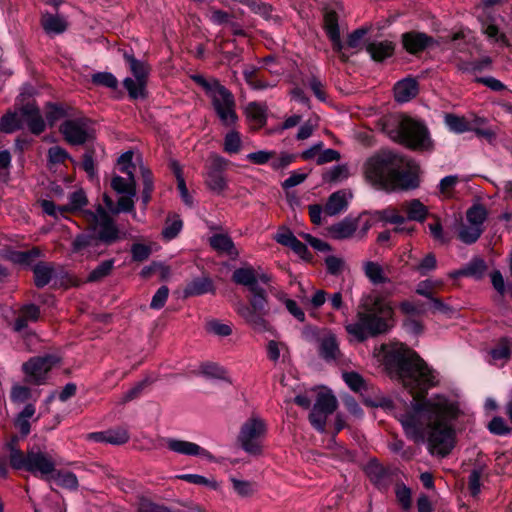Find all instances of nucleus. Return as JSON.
<instances>
[{
	"label": "nucleus",
	"instance_id": "nucleus-10",
	"mask_svg": "<svg viewBox=\"0 0 512 512\" xmlns=\"http://www.w3.org/2000/svg\"><path fill=\"white\" fill-rule=\"evenodd\" d=\"M227 160L221 156L213 155L205 173V184L210 191L216 194L223 193L227 187V179L224 171L227 168Z\"/></svg>",
	"mask_w": 512,
	"mask_h": 512
},
{
	"label": "nucleus",
	"instance_id": "nucleus-42",
	"mask_svg": "<svg viewBox=\"0 0 512 512\" xmlns=\"http://www.w3.org/2000/svg\"><path fill=\"white\" fill-rule=\"evenodd\" d=\"M487 218V210L482 205H473L466 213L467 222L478 227H483V223Z\"/></svg>",
	"mask_w": 512,
	"mask_h": 512
},
{
	"label": "nucleus",
	"instance_id": "nucleus-32",
	"mask_svg": "<svg viewBox=\"0 0 512 512\" xmlns=\"http://www.w3.org/2000/svg\"><path fill=\"white\" fill-rule=\"evenodd\" d=\"M267 357L270 361L276 363L282 356L289 355V347L285 342L275 340L268 341L266 345Z\"/></svg>",
	"mask_w": 512,
	"mask_h": 512
},
{
	"label": "nucleus",
	"instance_id": "nucleus-26",
	"mask_svg": "<svg viewBox=\"0 0 512 512\" xmlns=\"http://www.w3.org/2000/svg\"><path fill=\"white\" fill-rule=\"evenodd\" d=\"M363 271L369 281L374 284H384L389 282L388 277L385 275L383 267L373 261H367L363 264Z\"/></svg>",
	"mask_w": 512,
	"mask_h": 512
},
{
	"label": "nucleus",
	"instance_id": "nucleus-30",
	"mask_svg": "<svg viewBox=\"0 0 512 512\" xmlns=\"http://www.w3.org/2000/svg\"><path fill=\"white\" fill-rule=\"evenodd\" d=\"M142 181H143V190L141 193V200L143 203V208L145 209L148 203L151 200V194L154 189V182L151 171L145 167L144 165L140 166Z\"/></svg>",
	"mask_w": 512,
	"mask_h": 512
},
{
	"label": "nucleus",
	"instance_id": "nucleus-52",
	"mask_svg": "<svg viewBox=\"0 0 512 512\" xmlns=\"http://www.w3.org/2000/svg\"><path fill=\"white\" fill-rule=\"evenodd\" d=\"M329 415L330 414L313 407L309 415V420L315 429H317L320 432H323L325 430L327 417Z\"/></svg>",
	"mask_w": 512,
	"mask_h": 512
},
{
	"label": "nucleus",
	"instance_id": "nucleus-6",
	"mask_svg": "<svg viewBox=\"0 0 512 512\" xmlns=\"http://www.w3.org/2000/svg\"><path fill=\"white\" fill-rule=\"evenodd\" d=\"M397 129L387 130L388 135L409 148L427 150L431 147V139L424 124L409 117L395 120Z\"/></svg>",
	"mask_w": 512,
	"mask_h": 512
},
{
	"label": "nucleus",
	"instance_id": "nucleus-47",
	"mask_svg": "<svg viewBox=\"0 0 512 512\" xmlns=\"http://www.w3.org/2000/svg\"><path fill=\"white\" fill-rule=\"evenodd\" d=\"M129 434L123 428L110 429L106 431V443L112 445H122L128 442Z\"/></svg>",
	"mask_w": 512,
	"mask_h": 512
},
{
	"label": "nucleus",
	"instance_id": "nucleus-58",
	"mask_svg": "<svg viewBox=\"0 0 512 512\" xmlns=\"http://www.w3.org/2000/svg\"><path fill=\"white\" fill-rule=\"evenodd\" d=\"M482 31L488 38L493 39L495 42L506 43V36L500 33L499 28L495 24L483 22Z\"/></svg>",
	"mask_w": 512,
	"mask_h": 512
},
{
	"label": "nucleus",
	"instance_id": "nucleus-33",
	"mask_svg": "<svg viewBox=\"0 0 512 512\" xmlns=\"http://www.w3.org/2000/svg\"><path fill=\"white\" fill-rule=\"evenodd\" d=\"M246 115L255 124L262 126L266 122V106L257 102H251L246 106Z\"/></svg>",
	"mask_w": 512,
	"mask_h": 512
},
{
	"label": "nucleus",
	"instance_id": "nucleus-54",
	"mask_svg": "<svg viewBox=\"0 0 512 512\" xmlns=\"http://www.w3.org/2000/svg\"><path fill=\"white\" fill-rule=\"evenodd\" d=\"M67 115L68 114L66 110L62 106L55 104H49L47 106L46 119L51 126H53L58 120L64 118Z\"/></svg>",
	"mask_w": 512,
	"mask_h": 512
},
{
	"label": "nucleus",
	"instance_id": "nucleus-7",
	"mask_svg": "<svg viewBox=\"0 0 512 512\" xmlns=\"http://www.w3.org/2000/svg\"><path fill=\"white\" fill-rule=\"evenodd\" d=\"M111 187L120 195L115 209H112V213H130L133 219L140 221L135 211L136 179L134 174L127 175L126 178L119 175L113 176Z\"/></svg>",
	"mask_w": 512,
	"mask_h": 512
},
{
	"label": "nucleus",
	"instance_id": "nucleus-18",
	"mask_svg": "<svg viewBox=\"0 0 512 512\" xmlns=\"http://www.w3.org/2000/svg\"><path fill=\"white\" fill-rule=\"evenodd\" d=\"M432 41V38L425 33L407 32L402 35L403 47L411 54L424 50Z\"/></svg>",
	"mask_w": 512,
	"mask_h": 512
},
{
	"label": "nucleus",
	"instance_id": "nucleus-16",
	"mask_svg": "<svg viewBox=\"0 0 512 512\" xmlns=\"http://www.w3.org/2000/svg\"><path fill=\"white\" fill-rule=\"evenodd\" d=\"M360 223V217H346L342 221L332 225L328 231L333 239H349L357 237V231Z\"/></svg>",
	"mask_w": 512,
	"mask_h": 512
},
{
	"label": "nucleus",
	"instance_id": "nucleus-24",
	"mask_svg": "<svg viewBox=\"0 0 512 512\" xmlns=\"http://www.w3.org/2000/svg\"><path fill=\"white\" fill-rule=\"evenodd\" d=\"M367 52L375 61H383L390 57L394 52V45L390 41L371 42L366 47Z\"/></svg>",
	"mask_w": 512,
	"mask_h": 512
},
{
	"label": "nucleus",
	"instance_id": "nucleus-56",
	"mask_svg": "<svg viewBox=\"0 0 512 512\" xmlns=\"http://www.w3.org/2000/svg\"><path fill=\"white\" fill-rule=\"evenodd\" d=\"M442 284L441 281H434V280H424L418 283L416 287V293L430 299L433 297L432 292L433 290L440 286Z\"/></svg>",
	"mask_w": 512,
	"mask_h": 512
},
{
	"label": "nucleus",
	"instance_id": "nucleus-44",
	"mask_svg": "<svg viewBox=\"0 0 512 512\" xmlns=\"http://www.w3.org/2000/svg\"><path fill=\"white\" fill-rule=\"evenodd\" d=\"M92 82L99 86L115 89L118 86L117 78L110 72H98L92 75Z\"/></svg>",
	"mask_w": 512,
	"mask_h": 512
},
{
	"label": "nucleus",
	"instance_id": "nucleus-13",
	"mask_svg": "<svg viewBox=\"0 0 512 512\" xmlns=\"http://www.w3.org/2000/svg\"><path fill=\"white\" fill-rule=\"evenodd\" d=\"M325 31L332 42L333 50L338 53L342 61L349 59V54L346 53L344 45L340 38V31L338 26V16L336 12L329 11L324 16Z\"/></svg>",
	"mask_w": 512,
	"mask_h": 512
},
{
	"label": "nucleus",
	"instance_id": "nucleus-21",
	"mask_svg": "<svg viewBox=\"0 0 512 512\" xmlns=\"http://www.w3.org/2000/svg\"><path fill=\"white\" fill-rule=\"evenodd\" d=\"M401 211L405 213V221L423 222L428 214L426 206L418 199L406 201L401 204Z\"/></svg>",
	"mask_w": 512,
	"mask_h": 512
},
{
	"label": "nucleus",
	"instance_id": "nucleus-2",
	"mask_svg": "<svg viewBox=\"0 0 512 512\" xmlns=\"http://www.w3.org/2000/svg\"><path fill=\"white\" fill-rule=\"evenodd\" d=\"M366 179L386 191L409 190L419 186L418 166L390 151L370 157L364 165Z\"/></svg>",
	"mask_w": 512,
	"mask_h": 512
},
{
	"label": "nucleus",
	"instance_id": "nucleus-46",
	"mask_svg": "<svg viewBox=\"0 0 512 512\" xmlns=\"http://www.w3.org/2000/svg\"><path fill=\"white\" fill-rule=\"evenodd\" d=\"M114 261L113 260H105L101 264H99L94 270H92L88 276V281L94 282L98 281L105 276L109 275L113 269Z\"/></svg>",
	"mask_w": 512,
	"mask_h": 512
},
{
	"label": "nucleus",
	"instance_id": "nucleus-64",
	"mask_svg": "<svg viewBox=\"0 0 512 512\" xmlns=\"http://www.w3.org/2000/svg\"><path fill=\"white\" fill-rule=\"evenodd\" d=\"M137 512H171L164 506L157 505L146 498H141L137 505Z\"/></svg>",
	"mask_w": 512,
	"mask_h": 512
},
{
	"label": "nucleus",
	"instance_id": "nucleus-27",
	"mask_svg": "<svg viewBox=\"0 0 512 512\" xmlns=\"http://www.w3.org/2000/svg\"><path fill=\"white\" fill-rule=\"evenodd\" d=\"M41 23L48 34H60L67 28V22L63 17L49 13L43 14Z\"/></svg>",
	"mask_w": 512,
	"mask_h": 512
},
{
	"label": "nucleus",
	"instance_id": "nucleus-62",
	"mask_svg": "<svg viewBox=\"0 0 512 512\" xmlns=\"http://www.w3.org/2000/svg\"><path fill=\"white\" fill-rule=\"evenodd\" d=\"M231 482L236 493L242 497L250 496L254 492L253 484L249 481L238 480L232 477Z\"/></svg>",
	"mask_w": 512,
	"mask_h": 512
},
{
	"label": "nucleus",
	"instance_id": "nucleus-37",
	"mask_svg": "<svg viewBox=\"0 0 512 512\" xmlns=\"http://www.w3.org/2000/svg\"><path fill=\"white\" fill-rule=\"evenodd\" d=\"M22 117L18 116L17 113L8 112L0 121V130L5 133H12L22 128Z\"/></svg>",
	"mask_w": 512,
	"mask_h": 512
},
{
	"label": "nucleus",
	"instance_id": "nucleus-57",
	"mask_svg": "<svg viewBox=\"0 0 512 512\" xmlns=\"http://www.w3.org/2000/svg\"><path fill=\"white\" fill-rule=\"evenodd\" d=\"M221 122L225 126H231L237 121L235 106H228L215 110Z\"/></svg>",
	"mask_w": 512,
	"mask_h": 512
},
{
	"label": "nucleus",
	"instance_id": "nucleus-31",
	"mask_svg": "<svg viewBox=\"0 0 512 512\" xmlns=\"http://www.w3.org/2000/svg\"><path fill=\"white\" fill-rule=\"evenodd\" d=\"M482 232L483 227H478L472 223L467 222L461 226L458 237L463 243L472 244L479 239Z\"/></svg>",
	"mask_w": 512,
	"mask_h": 512
},
{
	"label": "nucleus",
	"instance_id": "nucleus-14",
	"mask_svg": "<svg viewBox=\"0 0 512 512\" xmlns=\"http://www.w3.org/2000/svg\"><path fill=\"white\" fill-rule=\"evenodd\" d=\"M165 444L170 451L177 454L185 456H198L208 460H213L214 458L208 450L194 442L175 438H167L165 440Z\"/></svg>",
	"mask_w": 512,
	"mask_h": 512
},
{
	"label": "nucleus",
	"instance_id": "nucleus-22",
	"mask_svg": "<svg viewBox=\"0 0 512 512\" xmlns=\"http://www.w3.org/2000/svg\"><path fill=\"white\" fill-rule=\"evenodd\" d=\"M348 206L347 193L344 190H340L332 193L324 207V212L328 216H335L344 210Z\"/></svg>",
	"mask_w": 512,
	"mask_h": 512
},
{
	"label": "nucleus",
	"instance_id": "nucleus-11",
	"mask_svg": "<svg viewBox=\"0 0 512 512\" xmlns=\"http://www.w3.org/2000/svg\"><path fill=\"white\" fill-rule=\"evenodd\" d=\"M58 362L59 358L54 355H45L30 359L23 365L27 381L34 384L44 383L47 373Z\"/></svg>",
	"mask_w": 512,
	"mask_h": 512
},
{
	"label": "nucleus",
	"instance_id": "nucleus-12",
	"mask_svg": "<svg viewBox=\"0 0 512 512\" xmlns=\"http://www.w3.org/2000/svg\"><path fill=\"white\" fill-rule=\"evenodd\" d=\"M232 280L238 285L247 287L249 291H254L259 288L258 282L269 283L270 276L265 273H258L252 266L246 265L234 270Z\"/></svg>",
	"mask_w": 512,
	"mask_h": 512
},
{
	"label": "nucleus",
	"instance_id": "nucleus-25",
	"mask_svg": "<svg viewBox=\"0 0 512 512\" xmlns=\"http://www.w3.org/2000/svg\"><path fill=\"white\" fill-rule=\"evenodd\" d=\"M214 291L213 282L208 277H201L192 280L185 288L186 296H198Z\"/></svg>",
	"mask_w": 512,
	"mask_h": 512
},
{
	"label": "nucleus",
	"instance_id": "nucleus-1",
	"mask_svg": "<svg viewBox=\"0 0 512 512\" xmlns=\"http://www.w3.org/2000/svg\"><path fill=\"white\" fill-rule=\"evenodd\" d=\"M384 362L414 395L411 409L397 415L405 435L415 443H426L432 455L447 456L455 445L452 422L461 414L458 402L442 395L417 402L437 380L419 355L404 344L388 350Z\"/></svg>",
	"mask_w": 512,
	"mask_h": 512
},
{
	"label": "nucleus",
	"instance_id": "nucleus-39",
	"mask_svg": "<svg viewBox=\"0 0 512 512\" xmlns=\"http://www.w3.org/2000/svg\"><path fill=\"white\" fill-rule=\"evenodd\" d=\"M487 269L486 263L481 258H473L464 266L465 277L480 279L483 277Z\"/></svg>",
	"mask_w": 512,
	"mask_h": 512
},
{
	"label": "nucleus",
	"instance_id": "nucleus-19",
	"mask_svg": "<svg viewBox=\"0 0 512 512\" xmlns=\"http://www.w3.org/2000/svg\"><path fill=\"white\" fill-rule=\"evenodd\" d=\"M419 92L418 83L413 78H405L398 81L394 86L395 100L405 103L417 96Z\"/></svg>",
	"mask_w": 512,
	"mask_h": 512
},
{
	"label": "nucleus",
	"instance_id": "nucleus-3",
	"mask_svg": "<svg viewBox=\"0 0 512 512\" xmlns=\"http://www.w3.org/2000/svg\"><path fill=\"white\" fill-rule=\"evenodd\" d=\"M392 308L376 294L363 295L357 312V321L346 325V331L362 342L369 337L385 333L392 318Z\"/></svg>",
	"mask_w": 512,
	"mask_h": 512
},
{
	"label": "nucleus",
	"instance_id": "nucleus-15",
	"mask_svg": "<svg viewBox=\"0 0 512 512\" xmlns=\"http://www.w3.org/2000/svg\"><path fill=\"white\" fill-rule=\"evenodd\" d=\"M237 313L242 319L248 324L254 331L259 333L269 332L272 330V326L266 317L269 312L256 311L246 307V304H242L237 308Z\"/></svg>",
	"mask_w": 512,
	"mask_h": 512
},
{
	"label": "nucleus",
	"instance_id": "nucleus-49",
	"mask_svg": "<svg viewBox=\"0 0 512 512\" xmlns=\"http://www.w3.org/2000/svg\"><path fill=\"white\" fill-rule=\"evenodd\" d=\"M345 383L355 392H361L365 389L364 379L356 372H345L342 375Z\"/></svg>",
	"mask_w": 512,
	"mask_h": 512
},
{
	"label": "nucleus",
	"instance_id": "nucleus-51",
	"mask_svg": "<svg viewBox=\"0 0 512 512\" xmlns=\"http://www.w3.org/2000/svg\"><path fill=\"white\" fill-rule=\"evenodd\" d=\"M377 214L380 220L388 223L402 224L405 222V217L394 208L384 209L379 211Z\"/></svg>",
	"mask_w": 512,
	"mask_h": 512
},
{
	"label": "nucleus",
	"instance_id": "nucleus-63",
	"mask_svg": "<svg viewBox=\"0 0 512 512\" xmlns=\"http://www.w3.org/2000/svg\"><path fill=\"white\" fill-rule=\"evenodd\" d=\"M193 80L206 91L208 96H210L213 91L217 90L221 86L217 79L212 78L208 80L202 75L193 76Z\"/></svg>",
	"mask_w": 512,
	"mask_h": 512
},
{
	"label": "nucleus",
	"instance_id": "nucleus-9",
	"mask_svg": "<svg viewBox=\"0 0 512 512\" xmlns=\"http://www.w3.org/2000/svg\"><path fill=\"white\" fill-rule=\"evenodd\" d=\"M64 139L71 145H82L93 137L92 122L86 117L65 120L60 126Z\"/></svg>",
	"mask_w": 512,
	"mask_h": 512
},
{
	"label": "nucleus",
	"instance_id": "nucleus-40",
	"mask_svg": "<svg viewBox=\"0 0 512 512\" xmlns=\"http://www.w3.org/2000/svg\"><path fill=\"white\" fill-rule=\"evenodd\" d=\"M123 85L131 98L138 99L145 97L146 82L128 77L124 79Z\"/></svg>",
	"mask_w": 512,
	"mask_h": 512
},
{
	"label": "nucleus",
	"instance_id": "nucleus-36",
	"mask_svg": "<svg viewBox=\"0 0 512 512\" xmlns=\"http://www.w3.org/2000/svg\"><path fill=\"white\" fill-rule=\"evenodd\" d=\"M445 124L454 133H464L471 130L470 123L465 117L454 114L445 115Z\"/></svg>",
	"mask_w": 512,
	"mask_h": 512
},
{
	"label": "nucleus",
	"instance_id": "nucleus-55",
	"mask_svg": "<svg viewBox=\"0 0 512 512\" xmlns=\"http://www.w3.org/2000/svg\"><path fill=\"white\" fill-rule=\"evenodd\" d=\"M182 226L183 223L179 218L167 222L166 226L162 231L163 238L168 241L174 239L180 233Z\"/></svg>",
	"mask_w": 512,
	"mask_h": 512
},
{
	"label": "nucleus",
	"instance_id": "nucleus-50",
	"mask_svg": "<svg viewBox=\"0 0 512 512\" xmlns=\"http://www.w3.org/2000/svg\"><path fill=\"white\" fill-rule=\"evenodd\" d=\"M87 204V197L83 190L74 191L69 196V203L64 207H68V211H76Z\"/></svg>",
	"mask_w": 512,
	"mask_h": 512
},
{
	"label": "nucleus",
	"instance_id": "nucleus-34",
	"mask_svg": "<svg viewBox=\"0 0 512 512\" xmlns=\"http://www.w3.org/2000/svg\"><path fill=\"white\" fill-rule=\"evenodd\" d=\"M314 408L332 414L337 408L336 397L331 392H320L317 396Z\"/></svg>",
	"mask_w": 512,
	"mask_h": 512
},
{
	"label": "nucleus",
	"instance_id": "nucleus-29",
	"mask_svg": "<svg viewBox=\"0 0 512 512\" xmlns=\"http://www.w3.org/2000/svg\"><path fill=\"white\" fill-rule=\"evenodd\" d=\"M124 58L129 64L130 71L134 78L147 83V77L150 71L149 66L145 62L137 60L133 55L130 54H125Z\"/></svg>",
	"mask_w": 512,
	"mask_h": 512
},
{
	"label": "nucleus",
	"instance_id": "nucleus-38",
	"mask_svg": "<svg viewBox=\"0 0 512 512\" xmlns=\"http://www.w3.org/2000/svg\"><path fill=\"white\" fill-rule=\"evenodd\" d=\"M349 177V169L347 165H335L329 169L324 175L323 180L328 183H339Z\"/></svg>",
	"mask_w": 512,
	"mask_h": 512
},
{
	"label": "nucleus",
	"instance_id": "nucleus-8",
	"mask_svg": "<svg viewBox=\"0 0 512 512\" xmlns=\"http://www.w3.org/2000/svg\"><path fill=\"white\" fill-rule=\"evenodd\" d=\"M266 433L267 425L265 421L258 416H252L241 426L238 442L245 452L258 455L262 451V442Z\"/></svg>",
	"mask_w": 512,
	"mask_h": 512
},
{
	"label": "nucleus",
	"instance_id": "nucleus-17",
	"mask_svg": "<svg viewBox=\"0 0 512 512\" xmlns=\"http://www.w3.org/2000/svg\"><path fill=\"white\" fill-rule=\"evenodd\" d=\"M20 114L31 133L39 135L45 130V121L35 104H26L20 109Z\"/></svg>",
	"mask_w": 512,
	"mask_h": 512
},
{
	"label": "nucleus",
	"instance_id": "nucleus-53",
	"mask_svg": "<svg viewBox=\"0 0 512 512\" xmlns=\"http://www.w3.org/2000/svg\"><path fill=\"white\" fill-rule=\"evenodd\" d=\"M133 155L132 151H126L118 158L119 170L126 175L134 174Z\"/></svg>",
	"mask_w": 512,
	"mask_h": 512
},
{
	"label": "nucleus",
	"instance_id": "nucleus-61",
	"mask_svg": "<svg viewBox=\"0 0 512 512\" xmlns=\"http://www.w3.org/2000/svg\"><path fill=\"white\" fill-rule=\"evenodd\" d=\"M31 398V390L22 385H14L11 390V400L16 403H23Z\"/></svg>",
	"mask_w": 512,
	"mask_h": 512
},
{
	"label": "nucleus",
	"instance_id": "nucleus-59",
	"mask_svg": "<svg viewBox=\"0 0 512 512\" xmlns=\"http://www.w3.org/2000/svg\"><path fill=\"white\" fill-rule=\"evenodd\" d=\"M168 295H169L168 287L165 285L161 286L156 291V293L153 295L151 303H150V307L155 310L161 309L165 305V303L168 299Z\"/></svg>",
	"mask_w": 512,
	"mask_h": 512
},
{
	"label": "nucleus",
	"instance_id": "nucleus-43",
	"mask_svg": "<svg viewBox=\"0 0 512 512\" xmlns=\"http://www.w3.org/2000/svg\"><path fill=\"white\" fill-rule=\"evenodd\" d=\"M491 355V363L497 365L498 362H501L500 365L506 363L510 358V348L507 343L502 342L499 346L492 349L490 351Z\"/></svg>",
	"mask_w": 512,
	"mask_h": 512
},
{
	"label": "nucleus",
	"instance_id": "nucleus-60",
	"mask_svg": "<svg viewBox=\"0 0 512 512\" xmlns=\"http://www.w3.org/2000/svg\"><path fill=\"white\" fill-rule=\"evenodd\" d=\"M132 259L136 262H142L149 258L151 249L149 246L141 243H135L131 247Z\"/></svg>",
	"mask_w": 512,
	"mask_h": 512
},
{
	"label": "nucleus",
	"instance_id": "nucleus-20",
	"mask_svg": "<svg viewBox=\"0 0 512 512\" xmlns=\"http://www.w3.org/2000/svg\"><path fill=\"white\" fill-rule=\"evenodd\" d=\"M319 354L326 361L336 360L339 358V343L333 333L327 332L319 339Z\"/></svg>",
	"mask_w": 512,
	"mask_h": 512
},
{
	"label": "nucleus",
	"instance_id": "nucleus-35",
	"mask_svg": "<svg viewBox=\"0 0 512 512\" xmlns=\"http://www.w3.org/2000/svg\"><path fill=\"white\" fill-rule=\"evenodd\" d=\"M250 292L252 293V296L249 299V304L246 305V307L256 311L260 310L269 312L268 299L265 290L259 287Z\"/></svg>",
	"mask_w": 512,
	"mask_h": 512
},
{
	"label": "nucleus",
	"instance_id": "nucleus-41",
	"mask_svg": "<svg viewBox=\"0 0 512 512\" xmlns=\"http://www.w3.org/2000/svg\"><path fill=\"white\" fill-rule=\"evenodd\" d=\"M35 284L37 287L46 286L53 275V269L46 264H37L34 269Z\"/></svg>",
	"mask_w": 512,
	"mask_h": 512
},
{
	"label": "nucleus",
	"instance_id": "nucleus-45",
	"mask_svg": "<svg viewBox=\"0 0 512 512\" xmlns=\"http://www.w3.org/2000/svg\"><path fill=\"white\" fill-rule=\"evenodd\" d=\"M241 149V137L236 131H230L224 138V151L230 154L238 153Z\"/></svg>",
	"mask_w": 512,
	"mask_h": 512
},
{
	"label": "nucleus",
	"instance_id": "nucleus-5",
	"mask_svg": "<svg viewBox=\"0 0 512 512\" xmlns=\"http://www.w3.org/2000/svg\"><path fill=\"white\" fill-rule=\"evenodd\" d=\"M17 442L18 438L13 437L7 444L9 462L13 469H23L44 479H48L55 472L56 464L50 455L33 449L24 453L17 447Z\"/></svg>",
	"mask_w": 512,
	"mask_h": 512
},
{
	"label": "nucleus",
	"instance_id": "nucleus-4",
	"mask_svg": "<svg viewBox=\"0 0 512 512\" xmlns=\"http://www.w3.org/2000/svg\"><path fill=\"white\" fill-rule=\"evenodd\" d=\"M87 227L94 234H80L73 241V249L76 252L87 250L88 254L96 252L99 242L110 244L118 239V228L105 209L98 205L93 210L82 211Z\"/></svg>",
	"mask_w": 512,
	"mask_h": 512
},
{
	"label": "nucleus",
	"instance_id": "nucleus-48",
	"mask_svg": "<svg viewBox=\"0 0 512 512\" xmlns=\"http://www.w3.org/2000/svg\"><path fill=\"white\" fill-rule=\"evenodd\" d=\"M367 474L376 485H382L384 484L387 473L383 466L376 462H371L367 466Z\"/></svg>",
	"mask_w": 512,
	"mask_h": 512
},
{
	"label": "nucleus",
	"instance_id": "nucleus-28",
	"mask_svg": "<svg viewBox=\"0 0 512 512\" xmlns=\"http://www.w3.org/2000/svg\"><path fill=\"white\" fill-rule=\"evenodd\" d=\"M209 97L212 100V104L215 110L228 106H235L233 95L223 85H221L217 90L213 91Z\"/></svg>",
	"mask_w": 512,
	"mask_h": 512
},
{
	"label": "nucleus",
	"instance_id": "nucleus-23",
	"mask_svg": "<svg viewBox=\"0 0 512 512\" xmlns=\"http://www.w3.org/2000/svg\"><path fill=\"white\" fill-rule=\"evenodd\" d=\"M209 243L211 247L218 252L227 253L232 257L239 255L231 237L227 234H214L210 237Z\"/></svg>",
	"mask_w": 512,
	"mask_h": 512
}]
</instances>
